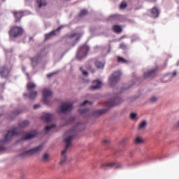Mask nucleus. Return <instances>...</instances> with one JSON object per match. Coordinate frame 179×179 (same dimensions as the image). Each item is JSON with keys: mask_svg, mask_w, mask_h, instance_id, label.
<instances>
[{"mask_svg": "<svg viewBox=\"0 0 179 179\" xmlns=\"http://www.w3.org/2000/svg\"><path fill=\"white\" fill-rule=\"evenodd\" d=\"M73 136H75V131L73 130H69L64 135V141L67 145H66V149L69 148V143L73 139Z\"/></svg>", "mask_w": 179, "mask_h": 179, "instance_id": "1", "label": "nucleus"}, {"mask_svg": "<svg viewBox=\"0 0 179 179\" xmlns=\"http://www.w3.org/2000/svg\"><path fill=\"white\" fill-rule=\"evenodd\" d=\"M23 33V29L19 27H13L10 31V34L12 37H16L19 36V34H22Z\"/></svg>", "mask_w": 179, "mask_h": 179, "instance_id": "2", "label": "nucleus"}, {"mask_svg": "<svg viewBox=\"0 0 179 179\" xmlns=\"http://www.w3.org/2000/svg\"><path fill=\"white\" fill-rule=\"evenodd\" d=\"M146 127H148V121L143 120L138 124V131H145V129H146Z\"/></svg>", "mask_w": 179, "mask_h": 179, "instance_id": "3", "label": "nucleus"}, {"mask_svg": "<svg viewBox=\"0 0 179 179\" xmlns=\"http://www.w3.org/2000/svg\"><path fill=\"white\" fill-rule=\"evenodd\" d=\"M113 167H115V164L106 163V164H103L102 165H101V169L102 170H108L110 169H113Z\"/></svg>", "mask_w": 179, "mask_h": 179, "instance_id": "4", "label": "nucleus"}, {"mask_svg": "<svg viewBox=\"0 0 179 179\" xmlns=\"http://www.w3.org/2000/svg\"><path fill=\"white\" fill-rule=\"evenodd\" d=\"M94 85L91 87V89L92 90H96V89H100V87H101L103 83L101 81L96 80V81H94Z\"/></svg>", "mask_w": 179, "mask_h": 179, "instance_id": "5", "label": "nucleus"}, {"mask_svg": "<svg viewBox=\"0 0 179 179\" xmlns=\"http://www.w3.org/2000/svg\"><path fill=\"white\" fill-rule=\"evenodd\" d=\"M37 152H38V148H32L25 152V156H31V155H34Z\"/></svg>", "mask_w": 179, "mask_h": 179, "instance_id": "6", "label": "nucleus"}, {"mask_svg": "<svg viewBox=\"0 0 179 179\" xmlns=\"http://www.w3.org/2000/svg\"><path fill=\"white\" fill-rule=\"evenodd\" d=\"M143 142H145V140L140 136H137L134 139V143H136V145H141V143H143Z\"/></svg>", "mask_w": 179, "mask_h": 179, "instance_id": "7", "label": "nucleus"}, {"mask_svg": "<svg viewBox=\"0 0 179 179\" xmlns=\"http://www.w3.org/2000/svg\"><path fill=\"white\" fill-rule=\"evenodd\" d=\"M151 16L152 17H157L159 16V11L156 8H152L151 10Z\"/></svg>", "mask_w": 179, "mask_h": 179, "instance_id": "8", "label": "nucleus"}, {"mask_svg": "<svg viewBox=\"0 0 179 179\" xmlns=\"http://www.w3.org/2000/svg\"><path fill=\"white\" fill-rule=\"evenodd\" d=\"M42 160H43V162H49L50 161V154H48V153L43 154Z\"/></svg>", "mask_w": 179, "mask_h": 179, "instance_id": "9", "label": "nucleus"}, {"mask_svg": "<svg viewBox=\"0 0 179 179\" xmlns=\"http://www.w3.org/2000/svg\"><path fill=\"white\" fill-rule=\"evenodd\" d=\"M95 65L99 68V69H103V68H104V63L99 60L96 62Z\"/></svg>", "mask_w": 179, "mask_h": 179, "instance_id": "10", "label": "nucleus"}, {"mask_svg": "<svg viewBox=\"0 0 179 179\" xmlns=\"http://www.w3.org/2000/svg\"><path fill=\"white\" fill-rule=\"evenodd\" d=\"M113 30L115 33H121L122 31V29L121 27L118 25H115L113 27Z\"/></svg>", "mask_w": 179, "mask_h": 179, "instance_id": "11", "label": "nucleus"}, {"mask_svg": "<svg viewBox=\"0 0 179 179\" xmlns=\"http://www.w3.org/2000/svg\"><path fill=\"white\" fill-rule=\"evenodd\" d=\"M131 120H138V114L136 113H131L129 115Z\"/></svg>", "mask_w": 179, "mask_h": 179, "instance_id": "12", "label": "nucleus"}, {"mask_svg": "<svg viewBox=\"0 0 179 179\" xmlns=\"http://www.w3.org/2000/svg\"><path fill=\"white\" fill-rule=\"evenodd\" d=\"M44 97H48V96H51V91L49 90H45L43 91Z\"/></svg>", "mask_w": 179, "mask_h": 179, "instance_id": "13", "label": "nucleus"}, {"mask_svg": "<svg viewBox=\"0 0 179 179\" xmlns=\"http://www.w3.org/2000/svg\"><path fill=\"white\" fill-rule=\"evenodd\" d=\"M150 101L151 103H156V101H157V97H156V96L151 97L150 99Z\"/></svg>", "mask_w": 179, "mask_h": 179, "instance_id": "14", "label": "nucleus"}, {"mask_svg": "<svg viewBox=\"0 0 179 179\" xmlns=\"http://www.w3.org/2000/svg\"><path fill=\"white\" fill-rule=\"evenodd\" d=\"M33 87H36V85L33 83H30L28 84V89H33Z\"/></svg>", "mask_w": 179, "mask_h": 179, "instance_id": "15", "label": "nucleus"}, {"mask_svg": "<svg viewBox=\"0 0 179 179\" xmlns=\"http://www.w3.org/2000/svg\"><path fill=\"white\" fill-rule=\"evenodd\" d=\"M125 8H127V3H122L120 9H125Z\"/></svg>", "mask_w": 179, "mask_h": 179, "instance_id": "16", "label": "nucleus"}, {"mask_svg": "<svg viewBox=\"0 0 179 179\" xmlns=\"http://www.w3.org/2000/svg\"><path fill=\"white\" fill-rule=\"evenodd\" d=\"M15 17H18V19H20V17H22V13H16L15 14Z\"/></svg>", "mask_w": 179, "mask_h": 179, "instance_id": "17", "label": "nucleus"}, {"mask_svg": "<svg viewBox=\"0 0 179 179\" xmlns=\"http://www.w3.org/2000/svg\"><path fill=\"white\" fill-rule=\"evenodd\" d=\"M53 34H54V31H52V32H51V33H50V34H46V35H45V38H46V39L50 38V36H52Z\"/></svg>", "mask_w": 179, "mask_h": 179, "instance_id": "18", "label": "nucleus"}, {"mask_svg": "<svg viewBox=\"0 0 179 179\" xmlns=\"http://www.w3.org/2000/svg\"><path fill=\"white\" fill-rule=\"evenodd\" d=\"M39 3H40V6H44V5H45V2H44V0H41Z\"/></svg>", "mask_w": 179, "mask_h": 179, "instance_id": "19", "label": "nucleus"}, {"mask_svg": "<svg viewBox=\"0 0 179 179\" xmlns=\"http://www.w3.org/2000/svg\"><path fill=\"white\" fill-rule=\"evenodd\" d=\"M62 156H64V157L66 156V149L64 150L62 152Z\"/></svg>", "mask_w": 179, "mask_h": 179, "instance_id": "20", "label": "nucleus"}, {"mask_svg": "<svg viewBox=\"0 0 179 179\" xmlns=\"http://www.w3.org/2000/svg\"><path fill=\"white\" fill-rule=\"evenodd\" d=\"M85 104H89V101H85L83 103L81 104V106H85Z\"/></svg>", "mask_w": 179, "mask_h": 179, "instance_id": "21", "label": "nucleus"}, {"mask_svg": "<svg viewBox=\"0 0 179 179\" xmlns=\"http://www.w3.org/2000/svg\"><path fill=\"white\" fill-rule=\"evenodd\" d=\"M118 61H120V62L124 61V59L122 57H118Z\"/></svg>", "mask_w": 179, "mask_h": 179, "instance_id": "22", "label": "nucleus"}, {"mask_svg": "<svg viewBox=\"0 0 179 179\" xmlns=\"http://www.w3.org/2000/svg\"><path fill=\"white\" fill-rule=\"evenodd\" d=\"M83 74L85 76H87V72H86V71H83Z\"/></svg>", "mask_w": 179, "mask_h": 179, "instance_id": "23", "label": "nucleus"}, {"mask_svg": "<svg viewBox=\"0 0 179 179\" xmlns=\"http://www.w3.org/2000/svg\"><path fill=\"white\" fill-rule=\"evenodd\" d=\"M50 129H51V127H47L45 128V131H48V130H50Z\"/></svg>", "mask_w": 179, "mask_h": 179, "instance_id": "24", "label": "nucleus"}, {"mask_svg": "<svg viewBox=\"0 0 179 179\" xmlns=\"http://www.w3.org/2000/svg\"><path fill=\"white\" fill-rule=\"evenodd\" d=\"M177 76V73L176 72L173 73V76Z\"/></svg>", "mask_w": 179, "mask_h": 179, "instance_id": "25", "label": "nucleus"}, {"mask_svg": "<svg viewBox=\"0 0 179 179\" xmlns=\"http://www.w3.org/2000/svg\"><path fill=\"white\" fill-rule=\"evenodd\" d=\"M65 110H66V108H62V111H65Z\"/></svg>", "mask_w": 179, "mask_h": 179, "instance_id": "26", "label": "nucleus"}, {"mask_svg": "<svg viewBox=\"0 0 179 179\" xmlns=\"http://www.w3.org/2000/svg\"><path fill=\"white\" fill-rule=\"evenodd\" d=\"M34 94L35 96H36V95H37V92H34Z\"/></svg>", "mask_w": 179, "mask_h": 179, "instance_id": "27", "label": "nucleus"}, {"mask_svg": "<svg viewBox=\"0 0 179 179\" xmlns=\"http://www.w3.org/2000/svg\"><path fill=\"white\" fill-rule=\"evenodd\" d=\"M31 99H33V95L31 96Z\"/></svg>", "mask_w": 179, "mask_h": 179, "instance_id": "28", "label": "nucleus"}, {"mask_svg": "<svg viewBox=\"0 0 179 179\" xmlns=\"http://www.w3.org/2000/svg\"><path fill=\"white\" fill-rule=\"evenodd\" d=\"M34 108H37V106H35Z\"/></svg>", "mask_w": 179, "mask_h": 179, "instance_id": "29", "label": "nucleus"}, {"mask_svg": "<svg viewBox=\"0 0 179 179\" xmlns=\"http://www.w3.org/2000/svg\"><path fill=\"white\" fill-rule=\"evenodd\" d=\"M60 163H61V164H62V163H64V162H61Z\"/></svg>", "mask_w": 179, "mask_h": 179, "instance_id": "30", "label": "nucleus"}, {"mask_svg": "<svg viewBox=\"0 0 179 179\" xmlns=\"http://www.w3.org/2000/svg\"><path fill=\"white\" fill-rule=\"evenodd\" d=\"M104 142L106 143V142H107V141H104Z\"/></svg>", "mask_w": 179, "mask_h": 179, "instance_id": "31", "label": "nucleus"}]
</instances>
